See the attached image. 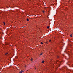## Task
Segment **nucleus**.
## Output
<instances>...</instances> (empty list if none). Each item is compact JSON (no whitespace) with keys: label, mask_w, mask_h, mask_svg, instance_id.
<instances>
[{"label":"nucleus","mask_w":73,"mask_h":73,"mask_svg":"<svg viewBox=\"0 0 73 73\" xmlns=\"http://www.w3.org/2000/svg\"><path fill=\"white\" fill-rule=\"evenodd\" d=\"M41 44H43V43H42V42H41Z\"/></svg>","instance_id":"9"},{"label":"nucleus","mask_w":73,"mask_h":73,"mask_svg":"<svg viewBox=\"0 0 73 73\" xmlns=\"http://www.w3.org/2000/svg\"><path fill=\"white\" fill-rule=\"evenodd\" d=\"M8 52H7V53H6L5 54V56H7V55H8Z\"/></svg>","instance_id":"2"},{"label":"nucleus","mask_w":73,"mask_h":73,"mask_svg":"<svg viewBox=\"0 0 73 73\" xmlns=\"http://www.w3.org/2000/svg\"><path fill=\"white\" fill-rule=\"evenodd\" d=\"M43 13H44V11H43Z\"/></svg>","instance_id":"12"},{"label":"nucleus","mask_w":73,"mask_h":73,"mask_svg":"<svg viewBox=\"0 0 73 73\" xmlns=\"http://www.w3.org/2000/svg\"><path fill=\"white\" fill-rule=\"evenodd\" d=\"M51 40H49V42H50L51 41Z\"/></svg>","instance_id":"11"},{"label":"nucleus","mask_w":73,"mask_h":73,"mask_svg":"<svg viewBox=\"0 0 73 73\" xmlns=\"http://www.w3.org/2000/svg\"><path fill=\"white\" fill-rule=\"evenodd\" d=\"M46 44H48V42H46Z\"/></svg>","instance_id":"13"},{"label":"nucleus","mask_w":73,"mask_h":73,"mask_svg":"<svg viewBox=\"0 0 73 73\" xmlns=\"http://www.w3.org/2000/svg\"><path fill=\"white\" fill-rule=\"evenodd\" d=\"M23 72H24V71H23V70H21V71H20V72H19V73H23Z\"/></svg>","instance_id":"1"},{"label":"nucleus","mask_w":73,"mask_h":73,"mask_svg":"<svg viewBox=\"0 0 73 73\" xmlns=\"http://www.w3.org/2000/svg\"><path fill=\"white\" fill-rule=\"evenodd\" d=\"M47 28L48 29H49V26H47Z\"/></svg>","instance_id":"8"},{"label":"nucleus","mask_w":73,"mask_h":73,"mask_svg":"<svg viewBox=\"0 0 73 73\" xmlns=\"http://www.w3.org/2000/svg\"><path fill=\"white\" fill-rule=\"evenodd\" d=\"M32 60H33V59H32V58H31V60L32 61Z\"/></svg>","instance_id":"10"},{"label":"nucleus","mask_w":73,"mask_h":73,"mask_svg":"<svg viewBox=\"0 0 73 73\" xmlns=\"http://www.w3.org/2000/svg\"><path fill=\"white\" fill-rule=\"evenodd\" d=\"M44 62H45V61H44V60H43L42 61V63H44Z\"/></svg>","instance_id":"4"},{"label":"nucleus","mask_w":73,"mask_h":73,"mask_svg":"<svg viewBox=\"0 0 73 73\" xmlns=\"http://www.w3.org/2000/svg\"><path fill=\"white\" fill-rule=\"evenodd\" d=\"M70 36L71 37H72V35L71 34L70 35Z\"/></svg>","instance_id":"6"},{"label":"nucleus","mask_w":73,"mask_h":73,"mask_svg":"<svg viewBox=\"0 0 73 73\" xmlns=\"http://www.w3.org/2000/svg\"><path fill=\"white\" fill-rule=\"evenodd\" d=\"M3 24H4V25H5V22H3Z\"/></svg>","instance_id":"3"},{"label":"nucleus","mask_w":73,"mask_h":73,"mask_svg":"<svg viewBox=\"0 0 73 73\" xmlns=\"http://www.w3.org/2000/svg\"><path fill=\"white\" fill-rule=\"evenodd\" d=\"M42 53H41L40 54V56H41V55H42Z\"/></svg>","instance_id":"7"},{"label":"nucleus","mask_w":73,"mask_h":73,"mask_svg":"<svg viewBox=\"0 0 73 73\" xmlns=\"http://www.w3.org/2000/svg\"><path fill=\"white\" fill-rule=\"evenodd\" d=\"M27 21H29V20L28 19H27Z\"/></svg>","instance_id":"5"}]
</instances>
